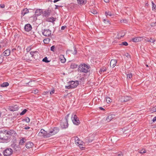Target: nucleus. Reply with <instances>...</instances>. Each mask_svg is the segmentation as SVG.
<instances>
[{"label":"nucleus","mask_w":156,"mask_h":156,"mask_svg":"<svg viewBox=\"0 0 156 156\" xmlns=\"http://www.w3.org/2000/svg\"><path fill=\"white\" fill-rule=\"evenodd\" d=\"M90 67L85 63L80 64L78 68V70L81 73H87L90 71Z\"/></svg>","instance_id":"obj_1"},{"label":"nucleus","mask_w":156,"mask_h":156,"mask_svg":"<svg viewBox=\"0 0 156 156\" xmlns=\"http://www.w3.org/2000/svg\"><path fill=\"white\" fill-rule=\"evenodd\" d=\"M68 83L69 85L67 86H66V89H69L76 87L79 84V81L77 80L75 81H71L69 82Z\"/></svg>","instance_id":"obj_2"},{"label":"nucleus","mask_w":156,"mask_h":156,"mask_svg":"<svg viewBox=\"0 0 156 156\" xmlns=\"http://www.w3.org/2000/svg\"><path fill=\"white\" fill-rule=\"evenodd\" d=\"M59 131V128L58 127H55L53 129H49L47 136L49 137L52 135L58 133Z\"/></svg>","instance_id":"obj_3"},{"label":"nucleus","mask_w":156,"mask_h":156,"mask_svg":"<svg viewBox=\"0 0 156 156\" xmlns=\"http://www.w3.org/2000/svg\"><path fill=\"white\" fill-rule=\"evenodd\" d=\"M13 150L10 148H8L5 150L3 152L4 156H10L13 154Z\"/></svg>","instance_id":"obj_4"},{"label":"nucleus","mask_w":156,"mask_h":156,"mask_svg":"<svg viewBox=\"0 0 156 156\" xmlns=\"http://www.w3.org/2000/svg\"><path fill=\"white\" fill-rule=\"evenodd\" d=\"M73 123L76 125H79L80 123V122L78 117L75 114H73L71 117Z\"/></svg>","instance_id":"obj_5"},{"label":"nucleus","mask_w":156,"mask_h":156,"mask_svg":"<svg viewBox=\"0 0 156 156\" xmlns=\"http://www.w3.org/2000/svg\"><path fill=\"white\" fill-rule=\"evenodd\" d=\"M132 99L131 97H128L127 96H122L119 99L121 102H126Z\"/></svg>","instance_id":"obj_6"},{"label":"nucleus","mask_w":156,"mask_h":156,"mask_svg":"<svg viewBox=\"0 0 156 156\" xmlns=\"http://www.w3.org/2000/svg\"><path fill=\"white\" fill-rule=\"evenodd\" d=\"M60 125L62 128H66L68 127V121L66 120H62L60 123Z\"/></svg>","instance_id":"obj_7"},{"label":"nucleus","mask_w":156,"mask_h":156,"mask_svg":"<svg viewBox=\"0 0 156 156\" xmlns=\"http://www.w3.org/2000/svg\"><path fill=\"white\" fill-rule=\"evenodd\" d=\"M48 134V133L45 131L44 129H42L39 133L38 135L41 136H43L44 137H49V136H47Z\"/></svg>","instance_id":"obj_8"},{"label":"nucleus","mask_w":156,"mask_h":156,"mask_svg":"<svg viewBox=\"0 0 156 156\" xmlns=\"http://www.w3.org/2000/svg\"><path fill=\"white\" fill-rule=\"evenodd\" d=\"M42 34L46 37H49L51 34V31L49 29H44L42 31Z\"/></svg>","instance_id":"obj_9"},{"label":"nucleus","mask_w":156,"mask_h":156,"mask_svg":"<svg viewBox=\"0 0 156 156\" xmlns=\"http://www.w3.org/2000/svg\"><path fill=\"white\" fill-rule=\"evenodd\" d=\"M75 140L76 144L79 145L80 147H81V146L83 145L84 143L82 142L77 137H76L75 138Z\"/></svg>","instance_id":"obj_10"},{"label":"nucleus","mask_w":156,"mask_h":156,"mask_svg":"<svg viewBox=\"0 0 156 156\" xmlns=\"http://www.w3.org/2000/svg\"><path fill=\"white\" fill-rule=\"evenodd\" d=\"M143 38L141 37H135L132 38V41L135 42H138L142 40Z\"/></svg>","instance_id":"obj_11"},{"label":"nucleus","mask_w":156,"mask_h":156,"mask_svg":"<svg viewBox=\"0 0 156 156\" xmlns=\"http://www.w3.org/2000/svg\"><path fill=\"white\" fill-rule=\"evenodd\" d=\"M9 109L11 111L14 112L17 111L18 109V107L16 105H14L13 106L10 107Z\"/></svg>","instance_id":"obj_12"},{"label":"nucleus","mask_w":156,"mask_h":156,"mask_svg":"<svg viewBox=\"0 0 156 156\" xmlns=\"http://www.w3.org/2000/svg\"><path fill=\"white\" fill-rule=\"evenodd\" d=\"M51 12V10L49 9L45 10L43 12V15L45 17H48L50 15Z\"/></svg>","instance_id":"obj_13"},{"label":"nucleus","mask_w":156,"mask_h":156,"mask_svg":"<svg viewBox=\"0 0 156 156\" xmlns=\"http://www.w3.org/2000/svg\"><path fill=\"white\" fill-rule=\"evenodd\" d=\"M32 29L31 26L30 24H26L24 27V29L26 31H29Z\"/></svg>","instance_id":"obj_14"},{"label":"nucleus","mask_w":156,"mask_h":156,"mask_svg":"<svg viewBox=\"0 0 156 156\" xmlns=\"http://www.w3.org/2000/svg\"><path fill=\"white\" fill-rule=\"evenodd\" d=\"M5 132L7 134L11 136L14 135L16 134L15 132L13 130H10L9 131L6 130Z\"/></svg>","instance_id":"obj_15"},{"label":"nucleus","mask_w":156,"mask_h":156,"mask_svg":"<svg viewBox=\"0 0 156 156\" xmlns=\"http://www.w3.org/2000/svg\"><path fill=\"white\" fill-rule=\"evenodd\" d=\"M43 14L42 10L40 9H37L36 10L35 15L37 16H39Z\"/></svg>","instance_id":"obj_16"},{"label":"nucleus","mask_w":156,"mask_h":156,"mask_svg":"<svg viewBox=\"0 0 156 156\" xmlns=\"http://www.w3.org/2000/svg\"><path fill=\"white\" fill-rule=\"evenodd\" d=\"M117 63V61L115 59H112L111 60L110 65L111 67H114L115 66Z\"/></svg>","instance_id":"obj_17"},{"label":"nucleus","mask_w":156,"mask_h":156,"mask_svg":"<svg viewBox=\"0 0 156 156\" xmlns=\"http://www.w3.org/2000/svg\"><path fill=\"white\" fill-rule=\"evenodd\" d=\"M29 10L27 8H25L22 10L21 11V16L22 17L23 16L25 15L29 12Z\"/></svg>","instance_id":"obj_18"},{"label":"nucleus","mask_w":156,"mask_h":156,"mask_svg":"<svg viewBox=\"0 0 156 156\" xmlns=\"http://www.w3.org/2000/svg\"><path fill=\"white\" fill-rule=\"evenodd\" d=\"M144 37V39L145 40V41H146L154 43L155 41V40L153 38H152L151 37L150 39H149L148 38H146L145 37Z\"/></svg>","instance_id":"obj_19"},{"label":"nucleus","mask_w":156,"mask_h":156,"mask_svg":"<svg viewBox=\"0 0 156 156\" xmlns=\"http://www.w3.org/2000/svg\"><path fill=\"white\" fill-rule=\"evenodd\" d=\"M38 51H31L30 52V54L31 55V56L32 57L34 58L35 59H36V55H37V54H38Z\"/></svg>","instance_id":"obj_20"},{"label":"nucleus","mask_w":156,"mask_h":156,"mask_svg":"<svg viewBox=\"0 0 156 156\" xmlns=\"http://www.w3.org/2000/svg\"><path fill=\"white\" fill-rule=\"evenodd\" d=\"M115 115H109L107 117L106 120L108 122H110L111 120L115 117Z\"/></svg>","instance_id":"obj_21"},{"label":"nucleus","mask_w":156,"mask_h":156,"mask_svg":"<svg viewBox=\"0 0 156 156\" xmlns=\"http://www.w3.org/2000/svg\"><path fill=\"white\" fill-rule=\"evenodd\" d=\"M34 146V144L31 142H28L26 143V147L27 148H30Z\"/></svg>","instance_id":"obj_22"},{"label":"nucleus","mask_w":156,"mask_h":156,"mask_svg":"<svg viewBox=\"0 0 156 156\" xmlns=\"http://www.w3.org/2000/svg\"><path fill=\"white\" fill-rule=\"evenodd\" d=\"M10 50L9 49H7L4 52L3 54L4 56H8L10 55Z\"/></svg>","instance_id":"obj_23"},{"label":"nucleus","mask_w":156,"mask_h":156,"mask_svg":"<svg viewBox=\"0 0 156 156\" xmlns=\"http://www.w3.org/2000/svg\"><path fill=\"white\" fill-rule=\"evenodd\" d=\"M125 35V34L123 31H122L121 33H119L117 36V38L119 39H121V37H123Z\"/></svg>","instance_id":"obj_24"},{"label":"nucleus","mask_w":156,"mask_h":156,"mask_svg":"<svg viewBox=\"0 0 156 156\" xmlns=\"http://www.w3.org/2000/svg\"><path fill=\"white\" fill-rule=\"evenodd\" d=\"M60 61L62 63H64L66 62V59L64 58V55H60Z\"/></svg>","instance_id":"obj_25"},{"label":"nucleus","mask_w":156,"mask_h":156,"mask_svg":"<svg viewBox=\"0 0 156 156\" xmlns=\"http://www.w3.org/2000/svg\"><path fill=\"white\" fill-rule=\"evenodd\" d=\"M74 51H73L72 50H67V52H71L72 53L73 55H76L77 54V50L75 47H73Z\"/></svg>","instance_id":"obj_26"},{"label":"nucleus","mask_w":156,"mask_h":156,"mask_svg":"<svg viewBox=\"0 0 156 156\" xmlns=\"http://www.w3.org/2000/svg\"><path fill=\"white\" fill-rule=\"evenodd\" d=\"M79 4L81 5L85 4L86 2V0H77Z\"/></svg>","instance_id":"obj_27"},{"label":"nucleus","mask_w":156,"mask_h":156,"mask_svg":"<svg viewBox=\"0 0 156 156\" xmlns=\"http://www.w3.org/2000/svg\"><path fill=\"white\" fill-rule=\"evenodd\" d=\"M106 70V68L105 67H104L100 69V70L99 71V73L100 74H102V72H105Z\"/></svg>","instance_id":"obj_28"},{"label":"nucleus","mask_w":156,"mask_h":156,"mask_svg":"<svg viewBox=\"0 0 156 156\" xmlns=\"http://www.w3.org/2000/svg\"><path fill=\"white\" fill-rule=\"evenodd\" d=\"M9 85V83L7 82L4 83L1 85V86L2 87H6Z\"/></svg>","instance_id":"obj_29"},{"label":"nucleus","mask_w":156,"mask_h":156,"mask_svg":"<svg viewBox=\"0 0 156 156\" xmlns=\"http://www.w3.org/2000/svg\"><path fill=\"white\" fill-rule=\"evenodd\" d=\"M26 140L24 138H22L21 140H20L19 144L20 145H22L24 143H25Z\"/></svg>","instance_id":"obj_30"},{"label":"nucleus","mask_w":156,"mask_h":156,"mask_svg":"<svg viewBox=\"0 0 156 156\" xmlns=\"http://www.w3.org/2000/svg\"><path fill=\"white\" fill-rule=\"evenodd\" d=\"M105 14L106 16H111L113 15V14L111 12L109 11H106L105 12Z\"/></svg>","instance_id":"obj_31"},{"label":"nucleus","mask_w":156,"mask_h":156,"mask_svg":"<svg viewBox=\"0 0 156 156\" xmlns=\"http://www.w3.org/2000/svg\"><path fill=\"white\" fill-rule=\"evenodd\" d=\"M55 19L52 17L49 18L48 19V21L51 22H53L55 21Z\"/></svg>","instance_id":"obj_32"},{"label":"nucleus","mask_w":156,"mask_h":156,"mask_svg":"<svg viewBox=\"0 0 156 156\" xmlns=\"http://www.w3.org/2000/svg\"><path fill=\"white\" fill-rule=\"evenodd\" d=\"M152 10L156 11V5H155L153 2H152Z\"/></svg>","instance_id":"obj_33"},{"label":"nucleus","mask_w":156,"mask_h":156,"mask_svg":"<svg viewBox=\"0 0 156 156\" xmlns=\"http://www.w3.org/2000/svg\"><path fill=\"white\" fill-rule=\"evenodd\" d=\"M50 39L49 38H46L44 39L43 41L45 44H48L49 42Z\"/></svg>","instance_id":"obj_34"},{"label":"nucleus","mask_w":156,"mask_h":156,"mask_svg":"<svg viewBox=\"0 0 156 156\" xmlns=\"http://www.w3.org/2000/svg\"><path fill=\"white\" fill-rule=\"evenodd\" d=\"M132 77V75L131 73H129L127 74V78L128 79H130Z\"/></svg>","instance_id":"obj_35"},{"label":"nucleus","mask_w":156,"mask_h":156,"mask_svg":"<svg viewBox=\"0 0 156 156\" xmlns=\"http://www.w3.org/2000/svg\"><path fill=\"white\" fill-rule=\"evenodd\" d=\"M13 148L16 151H17L19 150L20 148L17 145H14L13 146Z\"/></svg>","instance_id":"obj_36"},{"label":"nucleus","mask_w":156,"mask_h":156,"mask_svg":"<svg viewBox=\"0 0 156 156\" xmlns=\"http://www.w3.org/2000/svg\"><path fill=\"white\" fill-rule=\"evenodd\" d=\"M106 101L108 103H109L111 102V99L108 97H106Z\"/></svg>","instance_id":"obj_37"},{"label":"nucleus","mask_w":156,"mask_h":156,"mask_svg":"<svg viewBox=\"0 0 156 156\" xmlns=\"http://www.w3.org/2000/svg\"><path fill=\"white\" fill-rule=\"evenodd\" d=\"M42 61L46 63L48 62H50V61L48 60L47 58L46 57H45L43 59Z\"/></svg>","instance_id":"obj_38"},{"label":"nucleus","mask_w":156,"mask_h":156,"mask_svg":"<svg viewBox=\"0 0 156 156\" xmlns=\"http://www.w3.org/2000/svg\"><path fill=\"white\" fill-rule=\"evenodd\" d=\"M120 45H124L125 46H127L128 45V44L127 43V42H126V41H124V42H122L121 43V44H120Z\"/></svg>","instance_id":"obj_39"},{"label":"nucleus","mask_w":156,"mask_h":156,"mask_svg":"<svg viewBox=\"0 0 156 156\" xmlns=\"http://www.w3.org/2000/svg\"><path fill=\"white\" fill-rule=\"evenodd\" d=\"M27 110L26 109H25L20 113V115H24L26 112H27Z\"/></svg>","instance_id":"obj_40"},{"label":"nucleus","mask_w":156,"mask_h":156,"mask_svg":"<svg viewBox=\"0 0 156 156\" xmlns=\"http://www.w3.org/2000/svg\"><path fill=\"white\" fill-rule=\"evenodd\" d=\"M151 111H152V112H156V106L153 107L151 108Z\"/></svg>","instance_id":"obj_41"},{"label":"nucleus","mask_w":156,"mask_h":156,"mask_svg":"<svg viewBox=\"0 0 156 156\" xmlns=\"http://www.w3.org/2000/svg\"><path fill=\"white\" fill-rule=\"evenodd\" d=\"M151 26L152 27H154L156 26V20L155 22H153L151 23Z\"/></svg>","instance_id":"obj_42"},{"label":"nucleus","mask_w":156,"mask_h":156,"mask_svg":"<svg viewBox=\"0 0 156 156\" xmlns=\"http://www.w3.org/2000/svg\"><path fill=\"white\" fill-rule=\"evenodd\" d=\"M140 153L142 154L145 153L146 152V150L145 149L141 150L139 151Z\"/></svg>","instance_id":"obj_43"},{"label":"nucleus","mask_w":156,"mask_h":156,"mask_svg":"<svg viewBox=\"0 0 156 156\" xmlns=\"http://www.w3.org/2000/svg\"><path fill=\"white\" fill-rule=\"evenodd\" d=\"M24 120L27 123L29 122L30 121V119L28 117H26Z\"/></svg>","instance_id":"obj_44"},{"label":"nucleus","mask_w":156,"mask_h":156,"mask_svg":"<svg viewBox=\"0 0 156 156\" xmlns=\"http://www.w3.org/2000/svg\"><path fill=\"white\" fill-rule=\"evenodd\" d=\"M55 48V47L54 46H52L50 48V50L53 52L55 51L54 49Z\"/></svg>","instance_id":"obj_45"},{"label":"nucleus","mask_w":156,"mask_h":156,"mask_svg":"<svg viewBox=\"0 0 156 156\" xmlns=\"http://www.w3.org/2000/svg\"><path fill=\"white\" fill-rule=\"evenodd\" d=\"M77 67V65H75V64H74L71 66V67L73 69L74 68H76Z\"/></svg>","instance_id":"obj_46"},{"label":"nucleus","mask_w":156,"mask_h":156,"mask_svg":"<svg viewBox=\"0 0 156 156\" xmlns=\"http://www.w3.org/2000/svg\"><path fill=\"white\" fill-rule=\"evenodd\" d=\"M69 114H68L65 117V119L64 120H66V121H68V118L69 116Z\"/></svg>","instance_id":"obj_47"},{"label":"nucleus","mask_w":156,"mask_h":156,"mask_svg":"<svg viewBox=\"0 0 156 156\" xmlns=\"http://www.w3.org/2000/svg\"><path fill=\"white\" fill-rule=\"evenodd\" d=\"M121 22H123L124 23H126L127 22V21L126 20H121Z\"/></svg>","instance_id":"obj_48"},{"label":"nucleus","mask_w":156,"mask_h":156,"mask_svg":"<svg viewBox=\"0 0 156 156\" xmlns=\"http://www.w3.org/2000/svg\"><path fill=\"white\" fill-rule=\"evenodd\" d=\"M0 7L2 8H4L5 7V5L4 4H0Z\"/></svg>","instance_id":"obj_49"},{"label":"nucleus","mask_w":156,"mask_h":156,"mask_svg":"<svg viewBox=\"0 0 156 156\" xmlns=\"http://www.w3.org/2000/svg\"><path fill=\"white\" fill-rule=\"evenodd\" d=\"M94 14H96L97 13V12L96 10H93V12H91Z\"/></svg>","instance_id":"obj_50"},{"label":"nucleus","mask_w":156,"mask_h":156,"mask_svg":"<svg viewBox=\"0 0 156 156\" xmlns=\"http://www.w3.org/2000/svg\"><path fill=\"white\" fill-rule=\"evenodd\" d=\"M153 122H155L156 121V116L154 117L152 119Z\"/></svg>","instance_id":"obj_51"},{"label":"nucleus","mask_w":156,"mask_h":156,"mask_svg":"<svg viewBox=\"0 0 156 156\" xmlns=\"http://www.w3.org/2000/svg\"><path fill=\"white\" fill-rule=\"evenodd\" d=\"M55 92V90L54 89L52 90L50 92V94L51 95H52V94H54Z\"/></svg>","instance_id":"obj_52"},{"label":"nucleus","mask_w":156,"mask_h":156,"mask_svg":"<svg viewBox=\"0 0 156 156\" xmlns=\"http://www.w3.org/2000/svg\"><path fill=\"white\" fill-rule=\"evenodd\" d=\"M30 49L31 48L30 47H27V51H30Z\"/></svg>","instance_id":"obj_53"},{"label":"nucleus","mask_w":156,"mask_h":156,"mask_svg":"<svg viewBox=\"0 0 156 156\" xmlns=\"http://www.w3.org/2000/svg\"><path fill=\"white\" fill-rule=\"evenodd\" d=\"M66 26H63L62 27L61 29L62 30H63L65 29V28H66Z\"/></svg>","instance_id":"obj_54"},{"label":"nucleus","mask_w":156,"mask_h":156,"mask_svg":"<svg viewBox=\"0 0 156 156\" xmlns=\"http://www.w3.org/2000/svg\"><path fill=\"white\" fill-rule=\"evenodd\" d=\"M99 109L101 110H104L105 109L102 107H99Z\"/></svg>","instance_id":"obj_55"},{"label":"nucleus","mask_w":156,"mask_h":156,"mask_svg":"<svg viewBox=\"0 0 156 156\" xmlns=\"http://www.w3.org/2000/svg\"><path fill=\"white\" fill-rule=\"evenodd\" d=\"M117 156H123V154L122 153H120L118 154Z\"/></svg>","instance_id":"obj_56"},{"label":"nucleus","mask_w":156,"mask_h":156,"mask_svg":"<svg viewBox=\"0 0 156 156\" xmlns=\"http://www.w3.org/2000/svg\"><path fill=\"white\" fill-rule=\"evenodd\" d=\"M126 57L128 58H130V55L128 53L127 54Z\"/></svg>","instance_id":"obj_57"},{"label":"nucleus","mask_w":156,"mask_h":156,"mask_svg":"<svg viewBox=\"0 0 156 156\" xmlns=\"http://www.w3.org/2000/svg\"><path fill=\"white\" fill-rule=\"evenodd\" d=\"M55 9H58V7H61V6H59L58 5H55Z\"/></svg>","instance_id":"obj_58"},{"label":"nucleus","mask_w":156,"mask_h":156,"mask_svg":"<svg viewBox=\"0 0 156 156\" xmlns=\"http://www.w3.org/2000/svg\"><path fill=\"white\" fill-rule=\"evenodd\" d=\"M30 128V127H28V126H27V127H25L24 128V129H29Z\"/></svg>","instance_id":"obj_59"},{"label":"nucleus","mask_w":156,"mask_h":156,"mask_svg":"<svg viewBox=\"0 0 156 156\" xmlns=\"http://www.w3.org/2000/svg\"><path fill=\"white\" fill-rule=\"evenodd\" d=\"M104 1L106 3H108L109 2V0H104Z\"/></svg>","instance_id":"obj_60"},{"label":"nucleus","mask_w":156,"mask_h":156,"mask_svg":"<svg viewBox=\"0 0 156 156\" xmlns=\"http://www.w3.org/2000/svg\"><path fill=\"white\" fill-rule=\"evenodd\" d=\"M16 48H14L12 49V51L14 52V51H16Z\"/></svg>","instance_id":"obj_61"},{"label":"nucleus","mask_w":156,"mask_h":156,"mask_svg":"<svg viewBox=\"0 0 156 156\" xmlns=\"http://www.w3.org/2000/svg\"><path fill=\"white\" fill-rule=\"evenodd\" d=\"M38 90H35L34 91V93L35 94H36L38 92Z\"/></svg>","instance_id":"obj_62"},{"label":"nucleus","mask_w":156,"mask_h":156,"mask_svg":"<svg viewBox=\"0 0 156 156\" xmlns=\"http://www.w3.org/2000/svg\"><path fill=\"white\" fill-rule=\"evenodd\" d=\"M32 82V81H30L28 83H26V84H27V85H29V83H30V82Z\"/></svg>","instance_id":"obj_63"},{"label":"nucleus","mask_w":156,"mask_h":156,"mask_svg":"<svg viewBox=\"0 0 156 156\" xmlns=\"http://www.w3.org/2000/svg\"><path fill=\"white\" fill-rule=\"evenodd\" d=\"M2 95L0 94V98H1Z\"/></svg>","instance_id":"obj_64"}]
</instances>
